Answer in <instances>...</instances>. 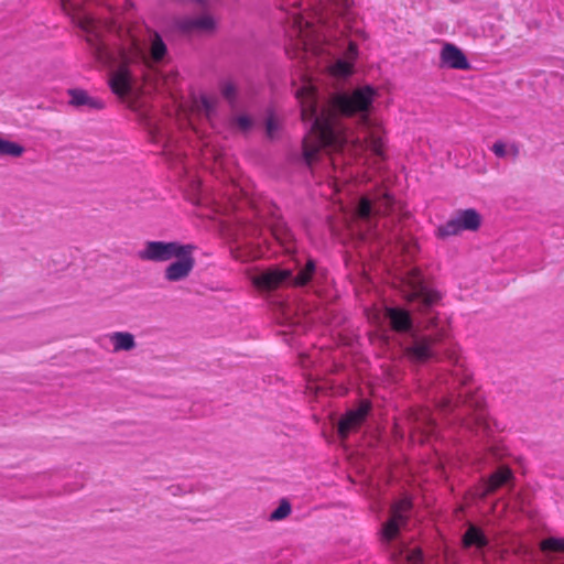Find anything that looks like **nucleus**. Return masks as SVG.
Masks as SVG:
<instances>
[{"label": "nucleus", "mask_w": 564, "mask_h": 564, "mask_svg": "<svg viewBox=\"0 0 564 564\" xmlns=\"http://www.w3.org/2000/svg\"><path fill=\"white\" fill-rule=\"evenodd\" d=\"M192 252L193 247L187 245L185 251L174 258L175 261L171 263L165 270V278L169 281H180L189 274L194 267Z\"/></svg>", "instance_id": "8"}, {"label": "nucleus", "mask_w": 564, "mask_h": 564, "mask_svg": "<svg viewBox=\"0 0 564 564\" xmlns=\"http://www.w3.org/2000/svg\"><path fill=\"white\" fill-rule=\"evenodd\" d=\"M543 551L564 552V538H549L541 542Z\"/></svg>", "instance_id": "22"}, {"label": "nucleus", "mask_w": 564, "mask_h": 564, "mask_svg": "<svg viewBox=\"0 0 564 564\" xmlns=\"http://www.w3.org/2000/svg\"><path fill=\"white\" fill-rule=\"evenodd\" d=\"M351 4V0H335L330 10L338 14H344Z\"/></svg>", "instance_id": "25"}, {"label": "nucleus", "mask_w": 564, "mask_h": 564, "mask_svg": "<svg viewBox=\"0 0 564 564\" xmlns=\"http://www.w3.org/2000/svg\"><path fill=\"white\" fill-rule=\"evenodd\" d=\"M22 153L23 148L20 144L0 138V154L20 156Z\"/></svg>", "instance_id": "21"}, {"label": "nucleus", "mask_w": 564, "mask_h": 564, "mask_svg": "<svg viewBox=\"0 0 564 564\" xmlns=\"http://www.w3.org/2000/svg\"><path fill=\"white\" fill-rule=\"evenodd\" d=\"M200 29H212L214 26V20L210 17H204L202 20L195 23Z\"/></svg>", "instance_id": "28"}, {"label": "nucleus", "mask_w": 564, "mask_h": 564, "mask_svg": "<svg viewBox=\"0 0 564 564\" xmlns=\"http://www.w3.org/2000/svg\"><path fill=\"white\" fill-rule=\"evenodd\" d=\"M315 264L313 261H308L306 267L295 276L293 283L296 285H304L307 283L313 274Z\"/></svg>", "instance_id": "23"}, {"label": "nucleus", "mask_w": 564, "mask_h": 564, "mask_svg": "<svg viewBox=\"0 0 564 564\" xmlns=\"http://www.w3.org/2000/svg\"><path fill=\"white\" fill-rule=\"evenodd\" d=\"M481 221L480 214L475 209L459 210L446 224L438 227L437 236L445 238L458 235L465 230L476 231L481 226Z\"/></svg>", "instance_id": "5"}, {"label": "nucleus", "mask_w": 564, "mask_h": 564, "mask_svg": "<svg viewBox=\"0 0 564 564\" xmlns=\"http://www.w3.org/2000/svg\"><path fill=\"white\" fill-rule=\"evenodd\" d=\"M166 47L162 40L154 35L151 40L150 59L154 63L161 62L165 56Z\"/></svg>", "instance_id": "20"}, {"label": "nucleus", "mask_w": 564, "mask_h": 564, "mask_svg": "<svg viewBox=\"0 0 564 564\" xmlns=\"http://www.w3.org/2000/svg\"><path fill=\"white\" fill-rule=\"evenodd\" d=\"M356 57L357 47L350 43L345 57L337 59L332 66H329L330 75L337 78L349 76L352 73L354 61Z\"/></svg>", "instance_id": "12"}, {"label": "nucleus", "mask_w": 564, "mask_h": 564, "mask_svg": "<svg viewBox=\"0 0 564 564\" xmlns=\"http://www.w3.org/2000/svg\"><path fill=\"white\" fill-rule=\"evenodd\" d=\"M386 317L389 319L392 328L398 332H405L411 327V318L405 310L398 307L386 308Z\"/></svg>", "instance_id": "14"}, {"label": "nucleus", "mask_w": 564, "mask_h": 564, "mask_svg": "<svg viewBox=\"0 0 564 564\" xmlns=\"http://www.w3.org/2000/svg\"><path fill=\"white\" fill-rule=\"evenodd\" d=\"M294 85L303 120L313 121L303 141L307 162L315 161L321 152L337 153L332 164L334 186L338 192L340 185L351 178L370 180L371 176L361 170L365 165L376 167L378 160L386 158L387 148L382 121L368 116L378 90L366 85L351 93L336 94L329 106L319 111L311 75L301 74Z\"/></svg>", "instance_id": "1"}, {"label": "nucleus", "mask_w": 564, "mask_h": 564, "mask_svg": "<svg viewBox=\"0 0 564 564\" xmlns=\"http://www.w3.org/2000/svg\"><path fill=\"white\" fill-rule=\"evenodd\" d=\"M291 278L290 270L270 269L253 279V283L263 289H273L280 284L288 282Z\"/></svg>", "instance_id": "11"}, {"label": "nucleus", "mask_w": 564, "mask_h": 564, "mask_svg": "<svg viewBox=\"0 0 564 564\" xmlns=\"http://www.w3.org/2000/svg\"><path fill=\"white\" fill-rule=\"evenodd\" d=\"M404 297L411 302H420L424 308H431L440 301V294L432 290L422 279L420 271L410 270L400 279L399 284Z\"/></svg>", "instance_id": "4"}, {"label": "nucleus", "mask_w": 564, "mask_h": 564, "mask_svg": "<svg viewBox=\"0 0 564 564\" xmlns=\"http://www.w3.org/2000/svg\"><path fill=\"white\" fill-rule=\"evenodd\" d=\"M118 66L111 72L109 84L112 91L118 96H126L132 90L133 78L129 65L133 63H149L144 48L132 39L129 47L123 48L120 54Z\"/></svg>", "instance_id": "3"}, {"label": "nucleus", "mask_w": 564, "mask_h": 564, "mask_svg": "<svg viewBox=\"0 0 564 564\" xmlns=\"http://www.w3.org/2000/svg\"><path fill=\"white\" fill-rule=\"evenodd\" d=\"M291 512V506L286 501H282L280 506L271 513L272 520H281Z\"/></svg>", "instance_id": "24"}, {"label": "nucleus", "mask_w": 564, "mask_h": 564, "mask_svg": "<svg viewBox=\"0 0 564 564\" xmlns=\"http://www.w3.org/2000/svg\"><path fill=\"white\" fill-rule=\"evenodd\" d=\"M70 104L75 106H88L91 108H101L102 102L88 96V94L80 89L69 91Z\"/></svg>", "instance_id": "16"}, {"label": "nucleus", "mask_w": 564, "mask_h": 564, "mask_svg": "<svg viewBox=\"0 0 564 564\" xmlns=\"http://www.w3.org/2000/svg\"><path fill=\"white\" fill-rule=\"evenodd\" d=\"M187 245L178 242L150 241L139 251V258L150 261H169L185 251Z\"/></svg>", "instance_id": "6"}, {"label": "nucleus", "mask_w": 564, "mask_h": 564, "mask_svg": "<svg viewBox=\"0 0 564 564\" xmlns=\"http://www.w3.org/2000/svg\"><path fill=\"white\" fill-rule=\"evenodd\" d=\"M441 64L447 68L468 69L469 63L465 54L454 44L446 43L440 53Z\"/></svg>", "instance_id": "9"}, {"label": "nucleus", "mask_w": 564, "mask_h": 564, "mask_svg": "<svg viewBox=\"0 0 564 564\" xmlns=\"http://www.w3.org/2000/svg\"><path fill=\"white\" fill-rule=\"evenodd\" d=\"M511 477L510 469L502 467L498 471H496L489 479L487 484V490L485 494H488L490 491H494L498 487L506 484Z\"/></svg>", "instance_id": "18"}, {"label": "nucleus", "mask_w": 564, "mask_h": 564, "mask_svg": "<svg viewBox=\"0 0 564 564\" xmlns=\"http://www.w3.org/2000/svg\"><path fill=\"white\" fill-rule=\"evenodd\" d=\"M432 327H436V322L434 318H432L430 322H429V325H427V328H432Z\"/></svg>", "instance_id": "31"}, {"label": "nucleus", "mask_w": 564, "mask_h": 564, "mask_svg": "<svg viewBox=\"0 0 564 564\" xmlns=\"http://www.w3.org/2000/svg\"><path fill=\"white\" fill-rule=\"evenodd\" d=\"M286 9L300 7L301 12L292 11L293 26L290 33L292 43L286 48L291 57H306L307 54L316 55L322 52L323 35L314 24L316 19V2L313 0H285Z\"/></svg>", "instance_id": "2"}, {"label": "nucleus", "mask_w": 564, "mask_h": 564, "mask_svg": "<svg viewBox=\"0 0 564 564\" xmlns=\"http://www.w3.org/2000/svg\"><path fill=\"white\" fill-rule=\"evenodd\" d=\"M391 206L392 197L389 194H384L381 198L376 200L373 205L368 198L362 197L356 209V214L359 218H368L372 209H375L376 213H386Z\"/></svg>", "instance_id": "13"}, {"label": "nucleus", "mask_w": 564, "mask_h": 564, "mask_svg": "<svg viewBox=\"0 0 564 564\" xmlns=\"http://www.w3.org/2000/svg\"><path fill=\"white\" fill-rule=\"evenodd\" d=\"M249 124H250V121L248 118H246V117L239 118V126L241 128H247V127H249Z\"/></svg>", "instance_id": "29"}, {"label": "nucleus", "mask_w": 564, "mask_h": 564, "mask_svg": "<svg viewBox=\"0 0 564 564\" xmlns=\"http://www.w3.org/2000/svg\"><path fill=\"white\" fill-rule=\"evenodd\" d=\"M409 357L414 361H425L432 356L431 340L423 338L416 340L408 350Z\"/></svg>", "instance_id": "15"}, {"label": "nucleus", "mask_w": 564, "mask_h": 564, "mask_svg": "<svg viewBox=\"0 0 564 564\" xmlns=\"http://www.w3.org/2000/svg\"><path fill=\"white\" fill-rule=\"evenodd\" d=\"M268 130H269V133H272V123H271V121L268 123Z\"/></svg>", "instance_id": "33"}, {"label": "nucleus", "mask_w": 564, "mask_h": 564, "mask_svg": "<svg viewBox=\"0 0 564 564\" xmlns=\"http://www.w3.org/2000/svg\"><path fill=\"white\" fill-rule=\"evenodd\" d=\"M369 403L364 401L356 410L347 412L338 425V433L341 437H346L350 431L361 424L369 411Z\"/></svg>", "instance_id": "10"}, {"label": "nucleus", "mask_w": 564, "mask_h": 564, "mask_svg": "<svg viewBox=\"0 0 564 564\" xmlns=\"http://www.w3.org/2000/svg\"><path fill=\"white\" fill-rule=\"evenodd\" d=\"M492 151L494 153L497 155V156H505L507 155V147L505 143L502 142H496L494 145H492Z\"/></svg>", "instance_id": "27"}, {"label": "nucleus", "mask_w": 564, "mask_h": 564, "mask_svg": "<svg viewBox=\"0 0 564 564\" xmlns=\"http://www.w3.org/2000/svg\"><path fill=\"white\" fill-rule=\"evenodd\" d=\"M446 334V328L445 326L443 325L440 329V334L437 335V339L442 338L443 336H445Z\"/></svg>", "instance_id": "30"}, {"label": "nucleus", "mask_w": 564, "mask_h": 564, "mask_svg": "<svg viewBox=\"0 0 564 564\" xmlns=\"http://www.w3.org/2000/svg\"><path fill=\"white\" fill-rule=\"evenodd\" d=\"M411 508V501L409 498L399 500L391 511V517L383 527V538L386 540H392L397 536L399 530L405 525L408 519V511Z\"/></svg>", "instance_id": "7"}, {"label": "nucleus", "mask_w": 564, "mask_h": 564, "mask_svg": "<svg viewBox=\"0 0 564 564\" xmlns=\"http://www.w3.org/2000/svg\"><path fill=\"white\" fill-rule=\"evenodd\" d=\"M463 542L465 546L476 545L478 547H481L486 545L487 540L477 528L470 527L465 533Z\"/></svg>", "instance_id": "19"}, {"label": "nucleus", "mask_w": 564, "mask_h": 564, "mask_svg": "<svg viewBox=\"0 0 564 564\" xmlns=\"http://www.w3.org/2000/svg\"><path fill=\"white\" fill-rule=\"evenodd\" d=\"M113 350H130L134 347V338L130 333H113L110 335Z\"/></svg>", "instance_id": "17"}, {"label": "nucleus", "mask_w": 564, "mask_h": 564, "mask_svg": "<svg viewBox=\"0 0 564 564\" xmlns=\"http://www.w3.org/2000/svg\"><path fill=\"white\" fill-rule=\"evenodd\" d=\"M482 419H484V413H482V411H480V412L477 414L476 420H477V422H480Z\"/></svg>", "instance_id": "32"}, {"label": "nucleus", "mask_w": 564, "mask_h": 564, "mask_svg": "<svg viewBox=\"0 0 564 564\" xmlns=\"http://www.w3.org/2000/svg\"><path fill=\"white\" fill-rule=\"evenodd\" d=\"M405 558L409 564H420L422 562V552L420 549L406 550Z\"/></svg>", "instance_id": "26"}]
</instances>
